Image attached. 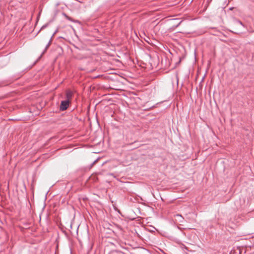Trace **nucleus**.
<instances>
[{"mask_svg":"<svg viewBox=\"0 0 254 254\" xmlns=\"http://www.w3.org/2000/svg\"><path fill=\"white\" fill-rule=\"evenodd\" d=\"M50 42H51V41H49L48 44L47 45V46H46V48H45V51L47 49V48H48L49 47V46H50Z\"/></svg>","mask_w":254,"mask_h":254,"instance_id":"20e7f679","label":"nucleus"},{"mask_svg":"<svg viewBox=\"0 0 254 254\" xmlns=\"http://www.w3.org/2000/svg\"><path fill=\"white\" fill-rule=\"evenodd\" d=\"M68 105H69V101L68 100H65V101H62L61 106H60V110L62 111L65 110L68 107Z\"/></svg>","mask_w":254,"mask_h":254,"instance_id":"f257e3e1","label":"nucleus"},{"mask_svg":"<svg viewBox=\"0 0 254 254\" xmlns=\"http://www.w3.org/2000/svg\"><path fill=\"white\" fill-rule=\"evenodd\" d=\"M175 218H176V220H178L180 222H181L182 219H183L182 216L180 214H177L175 216Z\"/></svg>","mask_w":254,"mask_h":254,"instance_id":"7ed1b4c3","label":"nucleus"},{"mask_svg":"<svg viewBox=\"0 0 254 254\" xmlns=\"http://www.w3.org/2000/svg\"><path fill=\"white\" fill-rule=\"evenodd\" d=\"M66 98H67V100H66L69 101V100L72 97V92L68 90L66 92Z\"/></svg>","mask_w":254,"mask_h":254,"instance_id":"f03ea898","label":"nucleus"}]
</instances>
